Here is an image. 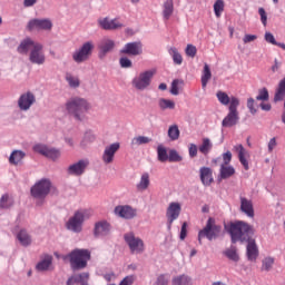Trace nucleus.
Returning a JSON list of instances; mask_svg holds the SVG:
<instances>
[{"instance_id": "35", "label": "nucleus", "mask_w": 285, "mask_h": 285, "mask_svg": "<svg viewBox=\"0 0 285 285\" xmlns=\"http://www.w3.org/2000/svg\"><path fill=\"white\" fill-rule=\"evenodd\" d=\"M14 206V200L8 194H3L0 198V208L8 210Z\"/></svg>"}, {"instance_id": "49", "label": "nucleus", "mask_w": 285, "mask_h": 285, "mask_svg": "<svg viewBox=\"0 0 285 285\" xmlns=\"http://www.w3.org/2000/svg\"><path fill=\"white\" fill-rule=\"evenodd\" d=\"M33 153H37L38 155H42V157H46V153L48 151V146L43 144H36L32 147Z\"/></svg>"}, {"instance_id": "20", "label": "nucleus", "mask_w": 285, "mask_h": 285, "mask_svg": "<svg viewBox=\"0 0 285 285\" xmlns=\"http://www.w3.org/2000/svg\"><path fill=\"white\" fill-rule=\"evenodd\" d=\"M115 40L105 37L102 38L98 43V57L99 59H105L109 52H112L115 50Z\"/></svg>"}, {"instance_id": "13", "label": "nucleus", "mask_w": 285, "mask_h": 285, "mask_svg": "<svg viewBox=\"0 0 285 285\" xmlns=\"http://www.w3.org/2000/svg\"><path fill=\"white\" fill-rule=\"evenodd\" d=\"M114 214L120 219H135L137 217V208L130 205H118L115 207Z\"/></svg>"}, {"instance_id": "9", "label": "nucleus", "mask_w": 285, "mask_h": 285, "mask_svg": "<svg viewBox=\"0 0 285 285\" xmlns=\"http://www.w3.org/2000/svg\"><path fill=\"white\" fill-rule=\"evenodd\" d=\"M50 188H52L50 179L42 178L31 187V197H35V199H46L50 194Z\"/></svg>"}, {"instance_id": "38", "label": "nucleus", "mask_w": 285, "mask_h": 285, "mask_svg": "<svg viewBox=\"0 0 285 285\" xmlns=\"http://www.w3.org/2000/svg\"><path fill=\"white\" fill-rule=\"evenodd\" d=\"M198 150L202 155H208L213 150V142L208 138H204Z\"/></svg>"}, {"instance_id": "30", "label": "nucleus", "mask_w": 285, "mask_h": 285, "mask_svg": "<svg viewBox=\"0 0 285 285\" xmlns=\"http://www.w3.org/2000/svg\"><path fill=\"white\" fill-rule=\"evenodd\" d=\"M17 239L21 244V246H30L32 244V238L30 237V234L26 229H21L17 234Z\"/></svg>"}, {"instance_id": "26", "label": "nucleus", "mask_w": 285, "mask_h": 285, "mask_svg": "<svg viewBox=\"0 0 285 285\" xmlns=\"http://www.w3.org/2000/svg\"><path fill=\"white\" fill-rule=\"evenodd\" d=\"M234 150H236V153H238V159H239V163L242 164L243 168L248 170L250 167L248 165V160L246 159V155H248V151L246 150V148H244L243 145H237L234 147Z\"/></svg>"}, {"instance_id": "21", "label": "nucleus", "mask_w": 285, "mask_h": 285, "mask_svg": "<svg viewBox=\"0 0 285 285\" xmlns=\"http://www.w3.org/2000/svg\"><path fill=\"white\" fill-rule=\"evenodd\" d=\"M98 26L102 30H121V28H124V23H121L119 19H110L108 17L99 19Z\"/></svg>"}, {"instance_id": "60", "label": "nucleus", "mask_w": 285, "mask_h": 285, "mask_svg": "<svg viewBox=\"0 0 285 285\" xmlns=\"http://www.w3.org/2000/svg\"><path fill=\"white\" fill-rule=\"evenodd\" d=\"M265 41L267 43H272V46H275V43H277V40H275V36H273V33L268 31L265 32Z\"/></svg>"}, {"instance_id": "54", "label": "nucleus", "mask_w": 285, "mask_h": 285, "mask_svg": "<svg viewBox=\"0 0 285 285\" xmlns=\"http://www.w3.org/2000/svg\"><path fill=\"white\" fill-rule=\"evenodd\" d=\"M179 83H184V80L180 79H174L171 82V89L170 92L175 96L179 95Z\"/></svg>"}, {"instance_id": "37", "label": "nucleus", "mask_w": 285, "mask_h": 285, "mask_svg": "<svg viewBox=\"0 0 285 285\" xmlns=\"http://www.w3.org/2000/svg\"><path fill=\"white\" fill-rule=\"evenodd\" d=\"M225 257H228L230 262H239V254L236 246H230L224 252Z\"/></svg>"}, {"instance_id": "36", "label": "nucleus", "mask_w": 285, "mask_h": 285, "mask_svg": "<svg viewBox=\"0 0 285 285\" xmlns=\"http://www.w3.org/2000/svg\"><path fill=\"white\" fill-rule=\"evenodd\" d=\"M174 63L176 66H181V63H184V58L181 57V53H179V51L177 50V48L175 47H171L169 50H168Z\"/></svg>"}, {"instance_id": "33", "label": "nucleus", "mask_w": 285, "mask_h": 285, "mask_svg": "<svg viewBox=\"0 0 285 285\" xmlns=\"http://www.w3.org/2000/svg\"><path fill=\"white\" fill-rule=\"evenodd\" d=\"M212 77H213V73L210 72V66H208V63H205L203 69V75L200 78L203 88H206V86H208V81H210Z\"/></svg>"}, {"instance_id": "10", "label": "nucleus", "mask_w": 285, "mask_h": 285, "mask_svg": "<svg viewBox=\"0 0 285 285\" xmlns=\"http://www.w3.org/2000/svg\"><path fill=\"white\" fill-rule=\"evenodd\" d=\"M155 77V70H146L136 76L131 85L136 90H147L153 83V78Z\"/></svg>"}, {"instance_id": "48", "label": "nucleus", "mask_w": 285, "mask_h": 285, "mask_svg": "<svg viewBox=\"0 0 285 285\" xmlns=\"http://www.w3.org/2000/svg\"><path fill=\"white\" fill-rule=\"evenodd\" d=\"M214 12L217 18L222 17V13L224 12V0H216L214 3Z\"/></svg>"}, {"instance_id": "4", "label": "nucleus", "mask_w": 285, "mask_h": 285, "mask_svg": "<svg viewBox=\"0 0 285 285\" xmlns=\"http://www.w3.org/2000/svg\"><path fill=\"white\" fill-rule=\"evenodd\" d=\"M72 271H81L88 266L90 262V250L88 249H73L67 255Z\"/></svg>"}, {"instance_id": "31", "label": "nucleus", "mask_w": 285, "mask_h": 285, "mask_svg": "<svg viewBox=\"0 0 285 285\" xmlns=\"http://www.w3.org/2000/svg\"><path fill=\"white\" fill-rule=\"evenodd\" d=\"M173 12H175V4L173 0H167L164 3L163 17L166 21L173 17Z\"/></svg>"}, {"instance_id": "55", "label": "nucleus", "mask_w": 285, "mask_h": 285, "mask_svg": "<svg viewBox=\"0 0 285 285\" xmlns=\"http://www.w3.org/2000/svg\"><path fill=\"white\" fill-rule=\"evenodd\" d=\"M223 163L220 166H229L230 161H233V153L226 151L222 155Z\"/></svg>"}, {"instance_id": "63", "label": "nucleus", "mask_w": 285, "mask_h": 285, "mask_svg": "<svg viewBox=\"0 0 285 285\" xmlns=\"http://www.w3.org/2000/svg\"><path fill=\"white\" fill-rule=\"evenodd\" d=\"M257 39L256 35H245L243 38L244 43H250L252 41H255Z\"/></svg>"}, {"instance_id": "8", "label": "nucleus", "mask_w": 285, "mask_h": 285, "mask_svg": "<svg viewBox=\"0 0 285 285\" xmlns=\"http://www.w3.org/2000/svg\"><path fill=\"white\" fill-rule=\"evenodd\" d=\"M124 239L129 246V250L132 255H141L146 250V244H144V239L135 236V233L129 232L124 235Z\"/></svg>"}, {"instance_id": "59", "label": "nucleus", "mask_w": 285, "mask_h": 285, "mask_svg": "<svg viewBox=\"0 0 285 285\" xmlns=\"http://www.w3.org/2000/svg\"><path fill=\"white\" fill-rule=\"evenodd\" d=\"M258 14L261 17V21H262L263 26H266L268 22V16L266 14V10H264V8H259Z\"/></svg>"}, {"instance_id": "25", "label": "nucleus", "mask_w": 285, "mask_h": 285, "mask_svg": "<svg viewBox=\"0 0 285 285\" xmlns=\"http://www.w3.org/2000/svg\"><path fill=\"white\" fill-rule=\"evenodd\" d=\"M50 266H52V255L43 254L41 261L36 265V269L43 273V271H49Z\"/></svg>"}, {"instance_id": "5", "label": "nucleus", "mask_w": 285, "mask_h": 285, "mask_svg": "<svg viewBox=\"0 0 285 285\" xmlns=\"http://www.w3.org/2000/svg\"><path fill=\"white\" fill-rule=\"evenodd\" d=\"M222 235V225H217L215 218L209 217L207 223L203 229L198 232V244L202 245L203 239H208V242H213V239H217Z\"/></svg>"}, {"instance_id": "52", "label": "nucleus", "mask_w": 285, "mask_h": 285, "mask_svg": "<svg viewBox=\"0 0 285 285\" xmlns=\"http://www.w3.org/2000/svg\"><path fill=\"white\" fill-rule=\"evenodd\" d=\"M90 277V274L88 273H81L79 275H75V282H78V284L86 285V282H88Z\"/></svg>"}, {"instance_id": "56", "label": "nucleus", "mask_w": 285, "mask_h": 285, "mask_svg": "<svg viewBox=\"0 0 285 285\" xmlns=\"http://www.w3.org/2000/svg\"><path fill=\"white\" fill-rule=\"evenodd\" d=\"M247 108L250 115H257V108H255V98L247 99Z\"/></svg>"}, {"instance_id": "15", "label": "nucleus", "mask_w": 285, "mask_h": 285, "mask_svg": "<svg viewBox=\"0 0 285 285\" xmlns=\"http://www.w3.org/2000/svg\"><path fill=\"white\" fill-rule=\"evenodd\" d=\"M144 52V45L141 41L127 42L120 49V55H128L129 57H139Z\"/></svg>"}, {"instance_id": "29", "label": "nucleus", "mask_w": 285, "mask_h": 285, "mask_svg": "<svg viewBox=\"0 0 285 285\" xmlns=\"http://www.w3.org/2000/svg\"><path fill=\"white\" fill-rule=\"evenodd\" d=\"M284 99H285V78H283L278 82V88L276 89L275 95H274V104L284 101Z\"/></svg>"}, {"instance_id": "7", "label": "nucleus", "mask_w": 285, "mask_h": 285, "mask_svg": "<svg viewBox=\"0 0 285 285\" xmlns=\"http://www.w3.org/2000/svg\"><path fill=\"white\" fill-rule=\"evenodd\" d=\"M94 51L95 42H92V40L86 41L79 49L73 51L72 59L76 63H83V61H88L90 57H92Z\"/></svg>"}, {"instance_id": "3", "label": "nucleus", "mask_w": 285, "mask_h": 285, "mask_svg": "<svg viewBox=\"0 0 285 285\" xmlns=\"http://www.w3.org/2000/svg\"><path fill=\"white\" fill-rule=\"evenodd\" d=\"M90 217H92V212L89 209H79L75 212L73 216L66 223L67 230H71V233H81V230H83V222L90 219Z\"/></svg>"}, {"instance_id": "44", "label": "nucleus", "mask_w": 285, "mask_h": 285, "mask_svg": "<svg viewBox=\"0 0 285 285\" xmlns=\"http://www.w3.org/2000/svg\"><path fill=\"white\" fill-rule=\"evenodd\" d=\"M66 81L70 86V88H79V86L81 83L79 81V77L72 76L71 73L66 75Z\"/></svg>"}, {"instance_id": "27", "label": "nucleus", "mask_w": 285, "mask_h": 285, "mask_svg": "<svg viewBox=\"0 0 285 285\" xmlns=\"http://www.w3.org/2000/svg\"><path fill=\"white\" fill-rule=\"evenodd\" d=\"M235 175V167L230 165H220L219 168V179H230Z\"/></svg>"}, {"instance_id": "28", "label": "nucleus", "mask_w": 285, "mask_h": 285, "mask_svg": "<svg viewBox=\"0 0 285 285\" xmlns=\"http://www.w3.org/2000/svg\"><path fill=\"white\" fill-rule=\"evenodd\" d=\"M150 186V174L144 173L140 177L139 183L136 185L137 190L139 193H144V190H148Z\"/></svg>"}, {"instance_id": "22", "label": "nucleus", "mask_w": 285, "mask_h": 285, "mask_svg": "<svg viewBox=\"0 0 285 285\" xmlns=\"http://www.w3.org/2000/svg\"><path fill=\"white\" fill-rule=\"evenodd\" d=\"M39 42L32 40V38H24L17 48V52L19 55H28V52H32L35 47L38 46Z\"/></svg>"}, {"instance_id": "2", "label": "nucleus", "mask_w": 285, "mask_h": 285, "mask_svg": "<svg viewBox=\"0 0 285 285\" xmlns=\"http://www.w3.org/2000/svg\"><path fill=\"white\" fill-rule=\"evenodd\" d=\"M66 110L77 121H83L88 110H90V102L81 97H72L66 102Z\"/></svg>"}, {"instance_id": "42", "label": "nucleus", "mask_w": 285, "mask_h": 285, "mask_svg": "<svg viewBox=\"0 0 285 285\" xmlns=\"http://www.w3.org/2000/svg\"><path fill=\"white\" fill-rule=\"evenodd\" d=\"M179 135H180L179 126L177 125L169 126L168 137L171 141H177V139H179Z\"/></svg>"}, {"instance_id": "61", "label": "nucleus", "mask_w": 285, "mask_h": 285, "mask_svg": "<svg viewBox=\"0 0 285 285\" xmlns=\"http://www.w3.org/2000/svg\"><path fill=\"white\" fill-rule=\"evenodd\" d=\"M188 235V223H183L180 228V239H186V236Z\"/></svg>"}, {"instance_id": "19", "label": "nucleus", "mask_w": 285, "mask_h": 285, "mask_svg": "<svg viewBox=\"0 0 285 285\" xmlns=\"http://www.w3.org/2000/svg\"><path fill=\"white\" fill-rule=\"evenodd\" d=\"M29 61L31 63H37V66H42L46 63V53H43V45L37 43L33 49H31L29 55Z\"/></svg>"}, {"instance_id": "32", "label": "nucleus", "mask_w": 285, "mask_h": 285, "mask_svg": "<svg viewBox=\"0 0 285 285\" xmlns=\"http://www.w3.org/2000/svg\"><path fill=\"white\" fill-rule=\"evenodd\" d=\"M173 285H191L193 284V278L186 274L178 275L173 278L171 281Z\"/></svg>"}, {"instance_id": "57", "label": "nucleus", "mask_w": 285, "mask_h": 285, "mask_svg": "<svg viewBox=\"0 0 285 285\" xmlns=\"http://www.w3.org/2000/svg\"><path fill=\"white\" fill-rule=\"evenodd\" d=\"M119 63L121 68H132V61L128 57H121Z\"/></svg>"}, {"instance_id": "40", "label": "nucleus", "mask_w": 285, "mask_h": 285, "mask_svg": "<svg viewBox=\"0 0 285 285\" xmlns=\"http://www.w3.org/2000/svg\"><path fill=\"white\" fill-rule=\"evenodd\" d=\"M160 110H175V102L170 99L160 98L158 100Z\"/></svg>"}, {"instance_id": "53", "label": "nucleus", "mask_w": 285, "mask_h": 285, "mask_svg": "<svg viewBox=\"0 0 285 285\" xmlns=\"http://www.w3.org/2000/svg\"><path fill=\"white\" fill-rule=\"evenodd\" d=\"M181 156L179 155V153H177V150L175 149H171L169 151V155H168V159L167 161H170V163H175V161H181Z\"/></svg>"}, {"instance_id": "47", "label": "nucleus", "mask_w": 285, "mask_h": 285, "mask_svg": "<svg viewBox=\"0 0 285 285\" xmlns=\"http://www.w3.org/2000/svg\"><path fill=\"white\" fill-rule=\"evenodd\" d=\"M150 141H153V139H150L149 137L138 136L132 139L131 144L136 146H144V144H150Z\"/></svg>"}, {"instance_id": "1", "label": "nucleus", "mask_w": 285, "mask_h": 285, "mask_svg": "<svg viewBox=\"0 0 285 285\" xmlns=\"http://www.w3.org/2000/svg\"><path fill=\"white\" fill-rule=\"evenodd\" d=\"M225 230L230 236L232 244H247L246 257L248 262H257L259 257V247L257 240H255V227L244 222L236 220L234 223L225 224Z\"/></svg>"}, {"instance_id": "24", "label": "nucleus", "mask_w": 285, "mask_h": 285, "mask_svg": "<svg viewBox=\"0 0 285 285\" xmlns=\"http://www.w3.org/2000/svg\"><path fill=\"white\" fill-rule=\"evenodd\" d=\"M240 210L247 217H255V209L253 208V200H249L245 197H240Z\"/></svg>"}, {"instance_id": "51", "label": "nucleus", "mask_w": 285, "mask_h": 285, "mask_svg": "<svg viewBox=\"0 0 285 285\" xmlns=\"http://www.w3.org/2000/svg\"><path fill=\"white\" fill-rule=\"evenodd\" d=\"M170 282V274H160L156 279V285H168Z\"/></svg>"}, {"instance_id": "12", "label": "nucleus", "mask_w": 285, "mask_h": 285, "mask_svg": "<svg viewBox=\"0 0 285 285\" xmlns=\"http://www.w3.org/2000/svg\"><path fill=\"white\" fill-rule=\"evenodd\" d=\"M37 104V96L32 91H26L18 98V108L22 112H28Z\"/></svg>"}, {"instance_id": "62", "label": "nucleus", "mask_w": 285, "mask_h": 285, "mask_svg": "<svg viewBox=\"0 0 285 285\" xmlns=\"http://www.w3.org/2000/svg\"><path fill=\"white\" fill-rule=\"evenodd\" d=\"M275 148H277V138L273 137L267 145V150L268 153H273Z\"/></svg>"}, {"instance_id": "23", "label": "nucleus", "mask_w": 285, "mask_h": 285, "mask_svg": "<svg viewBox=\"0 0 285 285\" xmlns=\"http://www.w3.org/2000/svg\"><path fill=\"white\" fill-rule=\"evenodd\" d=\"M199 177L203 186H210L215 178H213V169L210 167H200Z\"/></svg>"}, {"instance_id": "39", "label": "nucleus", "mask_w": 285, "mask_h": 285, "mask_svg": "<svg viewBox=\"0 0 285 285\" xmlns=\"http://www.w3.org/2000/svg\"><path fill=\"white\" fill-rule=\"evenodd\" d=\"M216 97L219 101V104H222V106H230V101H233V97H228V94H226L225 91L218 90L216 92Z\"/></svg>"}, {"instance_id": "6", "label": "nucleus", "mask_w": 285, "mask_h": 285, "mask_svg": "<svg viewBox=\"0 0 285 285\" xmlns=\"http://www.w3.org/2000/svg\"><path fill=\"white\" fill-rule=\"evenodd\" d=\"M239 98L232 96L230 105L228 106V114L222 121L223 128H233L239 124Z\"/></svg>"}, {"instance_id": "41", "label": "nucleus", "mask_w": 285, "mask_h": 285, "mask_svg": "<svg viewBox=\"0 0 285 285\" xmlns=\"http://www.w3.org/2000/svg\"><path fill=\"white\" fill-rule=\"evenodd\" d=\"M45 157H47V159H51L52 161H57V159H59V157H61V151H59V149L57 148H47V153L45 154Z\"/></svg>"}, {"instance_id": "58", "label": "nucleus", "mask_w": 285, "mask_h": 285, "mask_svg": "<svg viewBox=\"0 0 285 285\" xmlns=\"http://www.w3.org/2000/svg\"><path fill=\"white\" fill-rule=\"evenodd\" d=\"M185 52L187 57L194 58L197 55V47L193 45H187Z\"/></svg>"}, {"instance_id": "34", "label": "nucleus", "mask_w": 285, "mask_h": 285, "mask_svg": "<svg viewBox=\"0 0 285 285\" xmlns=\"http://www.w3.org/2000/svg\"><path fill=\"white\" fill-rule=\"evenodd\" d=\"M26 157V153L21 150H13L9 157V164L18 166L19 163Z\"/></svg>"}, {"instance_id": "16", "label": "nucleus", "mask_w": 285, "mask_h": 285, "mask_svg": "<svg viewBox=\"0 0 285 285\" xmlns=\"http://www.w3.org/2000/svg\"><path fill=\"white\" fill-rule=\"evenodd\" d=\"M180 214H181V205L179 203H170L166 212L168 230L173 228V222H175L176 219H179Z\"/></svg>"}, {"instance_id": "18", "label": "nucleus", "mask_w": 285, "mask_h": 285, "mask_svg": "<svg viewBox=\"0 0 285 285\" xmlns=\"http://www.w3.org/2000/svg\"><path fill=\"white\" fill-rule=\"evenodd\" d=\"M90 166V161L88 159H80L77 163H73L67 168L68 175L73 177H81L83 173H86V168Z\"/></svg>"}, {"instance_id": "14", "label": "nucleus", "mask_w": 285, "mask_h": 285, "mask_svg": "<svg viewBox=\"0 0 285 285\" xmlns=\"http://www.w3.org/2000/svg\"><path fill=\"white\" fill-rule=\"evenodd\" d=\"M119 148H121L120 142H114L105 147L101 159L102 163L108 166V164H112L115 161V155L119 153Z\"/></svg>"}, {"instance_id": "64", "label": "nucleus", "mask_w": 285, "mask_h": 285, "mask_svg": "<svg viewBox=\"0 0 285 285\" xmlns=\"http://www.w3.org/2000/svg\"><path fill=\"white\" fill-rule=\"evenodd\" d=\"M197 155V145L190 144L189 146V157L193 159Z\"/></svg>"}, {"instance_id": "11", "label": "nucleus", "mask_w": 285, "mask_h": 285, "mask_svg": "<svg viewBox=\"0 0 285 285\" xmlns=\"http://www.w3.org/2000/svg\"><path fill=\"white\" fill-rule=\"evenodd\" d=\"M27 30H29V32H32L35 30H37L38 32L41 30L50 31V30H52V20H50L48 18L31 19V20H29V22L27 24Z\"/></svg>"}, {"instance_id": "45", "label": "nucleus", "mask_w": 285, "mask_h": 285, "mask_svg": "<svg viewBox=\"0 0 285 285\" xmlns=\"http://www.w3.org/2000/svg\"><path fill=\"white\" fill-rule=\"evenodd\" d=\"M271 99V95L268 94V89L263 87L258 90V95L256 96V101H268Z\"/></svg>"}, {"instance_id": "50", "label": "nucleus", "mask_w": 285, "mask_h": 285, "mask_svg": "<svg viewBox=\"0 0 285 285\" xmlns=\"http://www.w3.org/2000/svg\"><path fill=\"white\" fill-rule=\"evenodd\" d=\"M273 264H275V258L266 257L263 259L262 271H271L273 268Z\"/></svg>"}, {"instance_id": "17", "label": "nucleus", "mask_w": 285, "mask_h": 285, "mask_svg": "<svg viewBox=\"0 0 285 285\" xmlns=\"http://www.w3.org/2000/svg\"><path fill=\"white\" fill-rule=\"evenodd\" d=\"M110 230H112V225H110L108 220H98L94 225V237H108V235H110Z\"/></svg>"}, {"instance_id": "46", "label": "nucleus", "mask_w": 285, "mask_h": 285, "mask_svg": "<svg viewBox=\"0 0 285 285\" xmlns=\"http://www.w3.org/2000/svg\"><path fill=\"white\" fill-rule=\"evenodd\" d=\"M92 141H95V134H92L91 131H87L85 132V136L80 142V146L82 148H86L87 144H92Z\"/></svg>"}, {"instance_id": "43", "label": "nucleus", "mask_w": 285, "mask_h": 285, "mask_svg": "<svg viewBox=\"0 0 285 285\" xmlns=\"http://www.w3.org/2000/svg\"><path fill=\"white\" fill-rule=\"evenodd\" d=\"M157 155H158V161H161L163 164L168 161V150L161 145L157 147Z\"/></svg>"}]
</instances>
